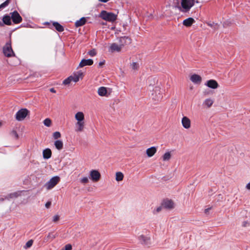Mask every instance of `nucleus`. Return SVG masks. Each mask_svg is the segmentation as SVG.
Segmentation results:
<instances>
[{
  "instance_id": "1",
  "label": "nucleus",
  "mask_w": 250,
  "mask_h": 250,
  "mask_svg": "<svg viewBox=\"0 0 250 250\" xmlns=\"http://www.w3.org/2000/svg\"><path fill=\"white\" fill-rule=\"evenodd\" d=\"M100 17L106 21L112 22L116 20L117 15L113 13L103 10L101 11Z\"/></svg>"
},
{
  "instance_id": "2",
  "label": "nucleus",
  "mask_w": 250,
  "mask_h": 250,
  "mask_svg": "<svg viewBox=\"0 0 250 250\" xmlns=\"http://www.w3.org/2000/svg\"><path fill=\"white\" fill-rule=\"evenodd\" d=\"M195 2L198 3L199 1L197 0H181L182 11L183 12L188 11L193 6Z\"/></svg>"
},
{
  "instance_id": "3",
  "label": "nucleus",
  "mask_w": 250,
  "mask_h": 250,
  "mask_svg": "<svg viewBox=\"0 0 250 250\" xmlns=\"http://www.w3.org/2000/svg\"><path fill=\"white\" fill-rule=\"evenodd\" d=\"M60 180V178L59 176H54L44 185V187L47 190L51 189L59 182Z\"/></svg>"
},
{
  "instance_id": "4",
  "label": "nucleus",
  "mask_w": 250,
  "mask_h": 250,
  "mask_svg": "<svg viewBox=\"0 0 250 250\" xmlns=\"http://www.w3.org/2000/svg\"><path fill=\"white\" fill-rule=\"evenodd\" d=\"M29 111L26 108H22L19 110L16 114V119L18 121L24 120L29 114Z\"/></svg>"
},
{
  "instance_id": "5",
  "label": "nucleus",
  "mask_w": 250,
  "mask_h": 250,
  "mask_svg": "<svg viewBox=\"0 0 250 250\" xmlns=\"http://www.w3.org/2000/svg\"><path fill=\"white\" fill-rule=\"evenodd\" d=\"M3 52L4 55L7 57H10L14 55V53L12 49L11 42H7L3 47Z\"/></svg>"
},
{
  "instance_id": "6",
  "label": "nucleus",
  "mask_w": 250,
  "mask_h": 250,
  "mask_svg": "<svg viewBox=\"0 0 250 250\" xmlns=\"http://www.w3.org/2000/svg\"><path fill=\"white\" fill-rule=\"evenodd\" d=\"M89 178L93 182H97L101 178V174L97 170H91L89 172Z\"/></svg>"
},
{
  "instance_id": "7",
  "label": "nucleus",
  "mask_w": 250,
  "mask_h": 250,
  "mask_svg": "<svg viewBox=\"0 0 250 250\" xmlns=\"http://www.w3.org/2000/svg\"><path fill=\"white\" fill-rule=\"evenodd\" d=\"M85 125V122H76L75 124V131L76 132H82L84 130Z\"/></svg>"
},
{
  "instance_id": "8",
  "label": "nucleus",
  "mask_w": 250,
  "mask_h": 250,
  "mask_svg": "<svg viewBox=\"0 0 250 250\" xmlns=\"http://www.w3.org/2000/svg\"><path fill=\"white\" fill-rule=\"evenodd\" d=\"M11 19L14 23L17 24L21 22L22 21V18L18 12L16 11H14L11 13Z\"/></svg>"
},
{
  "instance_id": "9",
  "label": "nucleus",
  "mask_w": 250,
  "mask_h": 250,
  "mask_svg": "<svg viewBox=\"0 0 250 250\" xmlns=\"http://www.w3.org/2000/svg\"><path fill=\"white\" fill-rule=\"evenodd\" d=\"M205 85L210 88L214 89H217L219 87V84L217 81L212 79L207 81Z\"/></svg>"
},
{
  "instance_id": "10",
  "label": "nucleus",
  "mask_w": 250,
  "mask_h": 250,
  "mask_svg": "<svg viewBox=\"0 0 250 250\" xmlns=\"http://www.w3.org/2000/svg\"><path fill=\"white\" fill-rule=\"evenodd\" d=\"M118 43L122 48L125 45L130 44L131 40L127 37H122L119 38Z\"/></svg>"
},
{
  "instance_id": "11",
  "label": "nucleus",
  "mask_w": 250,
  "mask_h": 250,
  "mask_svg": "<svg viewBox=\"0 0 250 250\" xmlns=\"http://www.w3.org/2000/svg\"><path fill=\"white\" fill-rule=\"evenodd\" d=\"M121 45L118 42H114L110 44L109 51L111 52H120L122 49Z\"/></svg>"
},
{
  "instance_id": "12",
  "label": "nucleus",
  "mask_w": 250,
  "mask_h": 250,
  "mask_svg": "<svg viewBox=\"0 0 250 250\" xmlns=\"http://www.w3.org/2000/svg\"><path fill=\"white\" fill-rule=\"evenodd\" d=\"M182 124L183 126L186 129H188L190 127L191 122L190 119L186 116L183 117L182 119Z\"/></svg>"
},
{
  "instance_id": "13",
  "label": "nucleus",
  "mask_w": 250,
  "mask_h": 250,
  "mask_svg": "<svg viewBox=\"0 0 250 250\" xmlns=\"http://www.w3.org/2000/svg\"><path fill=\"white\" fill-rule=\"evenodd\" d=\"M190 79L192 83L195 84H200L202 81L201 77L195 74L191 75Z\"/></svg>"
},
{
  "instance_id": "14",
  "label": "nucleus",
  "mask_w": 250,
  "mask_h": 250,
  "mask_svg": "<svg viewBox=\"0 0 250 250\" xmlns=\"http://www.w3.org/2000/svg\"><path fill=\"white\" fill-rule=\"evenodd\" d=\"M72 77V81L74 82H77L80 79H82L83 77V73L82 72H78L74 73L73 75L70 76Z\"/></svg>"
},
{
  "instance_id": "15",
  "label": "nucleus",
  "mask_w": 250,
  "mask_h": 250,
  "mask_svg": "<svg viewBox=\"0 0 250 250\" xmlns=\"http://www.w3.org/2000/svg\"><path fill=\"white\" fill-rule=\"evenodd\" d=\"M162 204V207L165 208L172 209L174 208V203L171 200H165L163 202Z\"/></svg>"
},
{
  "instance_id": "16",
  "label": "nucleus",
  "mask_w": 250,
  "mask_h": 250,
  "mask_svg": "<svg viewBox=\"0 0 250 250\" xmlns=\"http://www.w3.org/2000/svg\"><path fill=\"white\" fill-rule=\"evenodd\" d=\"M97 92L98 95L100 96L107 97L108 95L107 88L104 86L99 87L98 89Z\"/></svg>"
},
{
  "instance_id": "17",
  "label": "nucleus",
  "mask_w": 250,
  "mask_h": 250,
  "mask_svg": "<svg viewBox=\"0 0 250 250\" xmlns=\"http://www.w3.org/2000/svg\"><path fill=\"white\" fill-rule=\"evenodd\" d=\"M214 103V100L213 99L210 98H207V99H206L203 103V105L205 107V108H210L213 104Z\"/></svg>"
},
{
  "instance_id": "18",
  "label": "nucleus",
  "mask_w": 250,
  "mask_h": 250,
  "mask_svg": "<svg viewBox=\"0 0 250 250\" xmlns=\"http://www.w3.org/2000/svg\"><path fill=\"white\" fill-rule=\"evenodd\" d=\"M75 119L77 122H85L84 115L82 111H79L75 114Z\"/></svg>"
},
{
  "instance_id": "19",
  "label": "nucleus",
  "mask_w": 250,
  "mask_h": 250,
  "mask_svg": "<svg viewBox=\"0 0 250 250\" xmlns=\"http://www.w3.org/2000/svg\"><path fill=\"white\" fill-rule=\"evenodd\" d=\"M157 148L155 146H152L146 150V153L148 157H152L156 152Z\"/></svg>"
},
{
  "instance_id": "20",
  "label": "nucleus",
  "mask_w": 250,
  "mask_h": 250,
  "mask_svg": "<svg viewBox=\"0 0 250 250\" xmlns=\"http://www.w3.org/2000/svg\"><path fill=\"white\" fill-rule=\"evenodd\" d=\"M93 61L91 59H83L81 61L79 64V66L80 67H83L86 65H91L93 64Z\"/></svg>"
},
{
  "instance_id": "21",
  "label": "nucleus",
  "mask_w": 250,
  "mask_h": 250,
  "mask_svg": "<svg viewBox=\"0 0 250 250\" xmlns=\"http://www.w3.org/2000/svg\"><path fill=\"white\" fill-rule=\"evenodd\" d=\"M139 241L143 244L148 245L150 243V239L149 237L144 235H141L139 237Z\"/></svg>"
},
{
  "instance_id": "22",
  "label": "nucleus",
  "mask_w": 250,
  "mask_h": 250,
  "mask_svg": "<svg viewBox=\"0 0 250 250\" xmlns=\"http://www.w3.org/2000/svg\"><path fill=\"white\" fill-rule=\"evenodd\" d=\"M194 22L195 20L193 18H188L185 20L183 21V23L185 26L187 27H189Z\"/></svg>"
},
{
  "instance_id": "23",
  "label": "nucleus",
  "mask_w": 250,
  "mask_h": 250,
  "mask_svg": "<svg viewBox=\"0 0 250 250\" xmlns=\"http://www.w3.org/2000/svg\"><path fill=\"white\" fill-rule=\"evenodd\" d=\"M56 237V234L54 233V232H50L48 234L47 236L44 238V242H47L50 241H52Z\"/></svg>"
},
{
  "instance_id": "24",
  "label": "nucleus",
  "mask_w": 250,
  "mask_h": 250,
  "mask_svg": "<svg viewBox=\"0 0 250 250\" xmlns=\"http://www.w3.org/2000/svg\"><path fill=\"white\" fill-rule=\"evenodd\" d=\"M43 157L45 159H48L51 157V150L49 148H46L43 151Z\"/></svg>"
},
{
  "instance_id": "25",
  "label": "nucleus",
  "mask_w": 250,
  "mask_h": 250,
  "mask_svg": "<svg viewBox=\"0 0 250 250\" xmlns=\"http://www.w3.org/2000/svg\"><path fill=\"white\" fill-rule=\"evenodd\" d=\"M124 177V175L122 172H117L115 174V179L117 182L122 181Z\"/></svg>"
},
{
  "instance_id": "26",
  "label": "nucleus",
  "mask_w": 250,
  "mask_h": 250,
  "mask_svg": "<svg viewBox=\"0 0 250 250\" xmlns=\"http://www.w3.org/2000/svg\"><path fill=\"white\" fill-rule=\"evenodd\" d=\"M54 145L56 148L60 150L63 148V143L61 140H57L54 143Z\"/></svg>"
},
{
  "instance_id": "27",
  "label": "nucleus",
  "mask_w": 250,
  "mask_h": 250,
  "mask_svg": "<svg viewBox=\"0 0 250 250\" xmlns=\"http://www.w3.org/2000/svg\"><path fill=\"white\" fill-rule=\"evenodd\" d=\"M86 22V19L85 18H82L80 20L77 21L75 22V26L76 27H79L83 25Z\"/></svg>"
},
{
  "instance_id": "28",
  "label": "nucleus",
  "mask_w": 250,
  "mask_h": 250,
  "mask_svg": "<svg viewBox=\"0 0 250 250\" xmlns=\"http://www.w3.org/2000/svg\"><path fill=\"white\" fill-rule=\"evenodd\" d=\"M53 25L55 27V29L59 32H62L64 30L63 26L57 22H53Z\"/></svg>"
},
{
  "instance_id": "29",
  "label": "nucleus",
  "mask_w": 250,
  "mask_h": 250,
  "mask_svg": "<svg viewBox=\"0 0 250 250\" xmlns=\"http://www.w3.org/2000/svg\"><path fill=\"white\" fill-rule=\"evenodd\" d=\"M207 24L208 26L211 27L212 29L214 30H217L219 28V25L217 23H215L214 22L208 21L207 22Z\"/></svg>"
},
{
  "instance_id": "30",
  "label": "nucleus",
  "mask_w": 250,
  "mask_h": 250,
  "mask_svg": "<svg viewBox=\"0 0 250 250\" xmlns=\"http://www.w3.org/2000/svg\"><path fill=\"white\" fill-rule=\"evenodd\" d=\"M11 18L9 16L6 15L4 16L3 17L2 21L4 23H5L6 25H11Z\"/></svg>"
},
{
  "instance_id": "31",
  "label": "nucleus",
  "mask_w": 250,
  "mask_h": 250,
  "mask_svg": "<svg viewBox=\"0 0 250 250\" xmlns=\"http://www.w3.org/2000/svg\"><path fill=\"white\" fill-rule=\"evenodd\" d=\"M171 157V154L170 152H166L162 156V159L164 161H169Z\"/></svg>"
},
{
  "instance_id": "32",
  "label": "nucleus",
  "mask_w": 250,
  "mask_h": 250,
  "mask_svg": "<svg viewBox=\"0 0 250 250\" xmlns=\"http://www.w3.org/2000/svg\"><path fill=\"white\" fill-rule=\"evenodd\" d=\"M51 123L52 122L51 120L49 118H46L43 121L44 125L47 127H49L51 126Z\"/></svg>"
},
{
  "instance_id": "33",
  "label": "nucleus",
  "mask_w": 250,
  "mask_h": 250,
  "mask_svg": "<svg viewBox=\"0 0 250 250\" xmlns=\"http://www.w3.org/2000/svg\"><path fill=\"white\" fill-rule=\"evenodd\" d=\"M80 182L82 184H85L89 182V179L87 177H83L80 179Z\"/></svg>"
},
{
  "instance_id": "34",
  "label": "nucleus",
  "mask_w": 250,
  "mask_h": 250,
  "mask_svg": "<svg viewBox=\"0 0 250 250\" xmlns=\"http://www.w3.org/2000/svg\"><path fill=\"white\" fill-rule=\"evenodd\" d=\"M131 68L133 70H136L139 67V64L136 62H133L130 64Z\"/></svg>"
},
{
  "instance_id": "35",
  "label": "nucleus",
  "mask_w": 250,
  "mask_h": 250,
  "mask_svg": "<svg viewBox=\"0 0 250 250\" xmlns=\"http://www.w3.org/2000/svg\"><path fill=\"white\" fill-rule=\"evenodd\" d=\"M33 243V241L32 240H29L27 241L24 246V248L25 249H28L31 247Z\"/></svg>"
},
{
  "instance_id": "36",
  "label": "nucleus",
  "mask_w": 250,
  "mask_h": 250,
  "mask_svg": "<svg viewBox=\"0 0 250 250\" xmlns=\"http://www.w3.org/2000/svg\"><path fill=\"white\" fill-rule=\"evenodd\" d=\"M72 77H69L65 80H64L63 82V83L64 84H68L70 83L71 82H72Z\"/></svg>"
},
{
  "instance_id": "37",
  "label": "nucleus",
  "mask_w": 250,
  "mask_h": 250,
  "mask_svg": "<svg viewBox=\"0 0 250 250\" xmlns=\"http://www.w3.org/2000/svg\"><path fill=\"white\" fill-rule=\"evenodd\" d=\"M61 136V135L60 132H59L58 131L55 132L53 135V138L55 139H57L60 138Z\"/></svg>"
},
{
  "instance_id": "38",
  "label": "nucleus",
  "mask_w": 250,
  "mask_h": 250,
  "mask_svg": "<svg viewBox=\"0 0 250 250\" xmlns=\"http://www.w3.org/2000/svg\"><path fill=\"white\" fill-rule=\"evenodd\" d=\"M19 196V193L18 192H14L8 195V198H16Z\"/></svg>"
},
{
  "instance_id": "39",
  "label": "nucleus",
  "mask_w": 250,
  "mask_h": 250,
  "mask_svg": "<svg viewBox=\"0 0 250 250\" xmlns=\"http://www.w3.org/2000/svg\"><path fill=\"white\" fill-rule=\"evenodd\" d=\"M9 3V0H7L0 5V8H3L7 6Z\"/></svg>"
},
{
  "instance_id": "40",
  "label": "nucleus",
  "mask_w": 250,
  "mask_h": 250,
  "mask_svg": "<svg viewBox=\"0 0 250 250\" xmlns=\"http://www.w3.org/2000/svg\"><path fill=\"white\" fill-rule=\"evenodd\" d=\"M164 208L163 207H162V205L161 206H159L157 208H156V209H155L153 211L154 213H157L161 211L162 209V208Z\"/></svg>"
},
{
  "instance_id": "41",
  "label": "nucleus",
  "mask_w": 250,
  "mask_h": 250,
  "mask_svg": "<svg viewBox=\"0 0 250 250\" xmlns=\"http://www.w3.org/2000/svg\"><path fill=\"white\" fill-rule=\"evenodd\" d=\"M11 135L14 137L16 139H18L19 135L17 132V131L15 130H13L11 132Z\"/></svg>"
},
{
  "instance_id": "42",
  "label": "nucleus",
  "mask_w": 250,
  "mask_h": 250,
  "mask_svg": "<svg viewBox=\"0 0 250 250\" xmlns=\"http://www.w3.org/2000/svg\"><path fill=\"white\" fill-rule=\"evenodd\" d=\"M60 219V216L58 214L54 215L53 217V221L54 222H58Z\"/></svg>"
},
{
  "instance_id": "43",
  "label": "nucleus",
  "mask_w": 250,
  "mask_h": 250,
  "mask_svg": "<svg viewBox=\"0 0 250 250\" xmlns=\"http://www.w3.org/2000/svg\"><path fill=\"white\" fill-rule=\"evenodd\" d=\"M88 54L90 56H92V57L96 55V51L94 50H90V51L88 52Z\"/></svg>"
},
{
  "instance_id": "44",
  "label": "nucleus",
  "mask_w": 250,
  "mask_h": 250,
  "mask_svg": "<svg viewBox=\"0 0 250 250\" xmlns=\"http://www.w3.org/2000/svg\"><path fill=\"white\" fill-rule=\"evenodd\" d=\"M72 246L70 244H67L65 246V250H71Z\"/></svg>"
},
{
  "instance_id": "45",
  "label": "nucleus",
  "mask_w": 250,
  "mask_h": 250,
  "mask_svg": "<svg viewBox=\"0 0 250 250\" xmlns=\"http://www.w3.org/2000/svg\"><path fill=\"white\" fill-rule=\"evenodd\" d=\"M51 202L49 201V202H47L45 205V206L46 208H48L50 207L51 206Z\"/></svg>"
},
{
  "instance_id": "46",
  "label": "nucleus",
  "mask_w": 250,
  "mask_h": 250,
  "mask_svg": "<svg viewBox=\"0 0 250 250\" xmlns=\"http://www.w3.org/2000/svg\"><path fill=\"white\" fill-rule=\"evenodd\" d=\"M211 209V208H207L206 209H205V213L206 214H208L209 213V210Z\"/></svg>"
},
{
  "instance_id": "47",
  "label": "nucleus",
  "mask_w": 250,
  "mask_h": 250,
  "mask_svg": "<svg viewBox=\"0 0 250 250\" xmlns=\"http://www.w3.org/2000/svg\"><path fill=\"white\" fill-rule=\"evenodd\" d=\"M161 96L159 94V96H157L156 97H153L152 98L154 99L155 100H159L160 99H161Z\"/></svg>"
},
{
  "instance_id": "48",
  "label": "nucleus",
  "mask_w": 250,
  "mask_h": 250,
  "mask_svg": "<svg viewBox=\"0 0 250 250\" xmlns=\"http://www.w3.org/2000/svg\"><path fill=\"white\" fill-rule=\"evenodd\" d=\"M105 63V61H102V62H100L99 63V66L101 67Z\"/></svg>"
},
{
  "instance_id": "49",
  "label": "nucleus",
  "mask_w": 250,
  "mask_h": 250,
  "mask_svg": "<svg viewBox=\"0 0 250 250\" xmlns=\"http://www.w3.org/2000/svg\"><path fill=\"white\" fill-rule=\"evenodd\" d=\"M246 188L248 190H250V182L247 184Z\"/></svg>"
},
{
  "instance_id": "50",
  "label": "nucleus",
  "mask_w": 250,
  "mask_h": 250,
  "mask_svg": "<svg viewBox=\"0 0 250 250\" xmlns=\"http://www.w3.org/2000/svg\"><path fill=\"white\" fill-rule=\"evenodd\" d=\"M50 91L52 93H56V90L53 88H51Z\"/></svg>"
},
{
  "instance_id": "51",
  "label": "nucleus",
  "mask_w": 250,
  "mask_h": 250,
  "mask_svg": "<svg viewBox=\"0 0 250 250\" xmlns=\"http://www.w3.org/2000/svg\"><path fill=\"white\" fill-rule=\"evenodd\" d=\"M100 1L103 2H106L109 0H99Z\"/></svg>"
},
{
  "instance_id": "52",
  "label": "nucleus",
  "mask_w": 250,
  "mask_h": 250,
  "mask_svg": "<svg viewBox=\"0 0 250 250\" xmlns=\"http://www.w3.org/2000/svg\"><path fill=\"white\" fill-rule=\"evenodd\" d=\"M0 201H3V198H0Z\"/></svg>"
},
{
  "instance_id": "53",
  "label": "nucleus",
  "mask_w": 250,
  "mask_h": 250,
  "mask_svg": "<svg viewBox=\"0 0 250 250\" xmlns=\"http://www.w3.org/2000/svg\"><path fill=\"white\" fill-rule=\"evenodd\" d=\"M1 126V123L0 122V127Z\"/></svg>"
}]
</instances>
